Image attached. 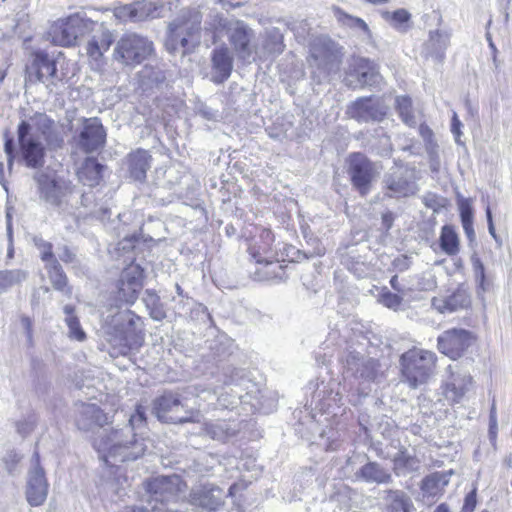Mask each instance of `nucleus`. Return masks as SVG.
I'll return each mask as SVG.
<instances>
[{
	"instance_id": "32",
	"label": "nucleus",
	"mask_w": 512,
	"mask_h": 512,
	"mask_svg": "<svg viewBox=\"0 0 512 512\" xmlns=\"http://www.w3.org/2000/svg\"><path fill=\"white\" fill-rule=\"evenodd\" d=\"M395 109L405 125L415 127L416 117L411 97L407 95L398 96L395 100Z\"/></svg>"
},
{
	"instance_id": "33",
	"label": "nucleus",
	"mask_w": 512,
	"mask_h": 512,
	"mask_svg": "<svg viewBox=\"0 0 512 512\" xmlns=\"http://www.w3.org/2000/svg\"><path fill=\"white\" fill-rule=\"evenodd\" d=\"M29 272L21 269L0 270V294L25 281Z\"/></svg>"
},
{
	"instance_id": "22",
	"label": "nucleus",
	"mask_w": 512,
	"mask_h": 512,
	"mask_svg": "<svg viewBox=\"0 0 512 512\" xmlns=\"http://www.w3.org/2000/svg\"><path fill=\"white\" fill-rule=\"evenodd\" d=\"M343 56L342 47L330 38H317L310 45V57L326 65L339 64Z\"/></svg>"
},
{
	"instance_id": "42",
	"label": "nucleus",
	"mask_w": 512,
	"mask_h": 512,
	"mask_svg": "<svg viewBox=\"0 0 512 512\" xmlns=\"http://www.w3.org/2000/svg\"><path fill=\"white\" fill-rule=\"evenodd\" d=\"M337 19L339 22L349 27H358L363 31H368V25L363 19L349 15L340 9L337 10Z\"/></svg>"
},
{
	"instance_id": "18",
	"label": "nucleus",
	"mask_w": 512,
	"mask_h": 512,
	"mask_svg": "<svg viewBox=\"0 0 512 512\" xmlns=\"http://www.w3.org/2000/svg\"><path fill=\"white\" fill-rule=\"evenodd\" d=\"M346 115L358 122L382 121L387 111L379 99L374 96H365L351 102L347 106Z\"/></svg>"
},
{
	"instance_id": "52",
	"label": "nucleus",
	"mask_w": 512,
	"mask_h": 512,
	"mask_svg": "<svg viewBox=\"0 0 512 512\" xmlns=\"http://www.w3.org/2000/svg\"><path fill=\"white\" fill-rule=\"evenodd\" d=\"M31 422L29 420H23V421H17L16 422V430H17V433L22 436V437H26L30 434L31 432Z\"/></svg>"
},
{
	"instance_id": "10",
	"label": "nucleus",
	"mask_w": 512,
	"mask_h": 512,
	"mask_svg": "<svg viewBox=\"0 0 512 512\" xmlns=\"http://www.w3.org/2000/svg\"><path fill=\"white\" fill-rule=\"evenodd\" d=\"M74 74L73 64L64 57L54 59L44 52H34V76L37 80L56 85L68 81Z\"/></svg>"
},
{
	"instance_id": "25",
	"label": "nucleus",
	"mask_w": 512,
	"mask_h": 512,
	"mask_svg": "<svg viewBox=\"0 0 512 512\" xmlns=\"http://www.w3.org/2000/svg\"><path fill=\"white\" fill-rule=\"evenodd\" d=\"M347 74L354 77L360 87L372 84L378 76L376 65L369 59L361 57L352 59Z\"/></svg>"
},
{
	"instance_id": "63",
	"label": "nucleus",
	"mask_w": 512,
	"mask_h": 512,
	"mask_svg": "<svg viewBox=\"0 0 512 512\" xmlns=\"http://www.w3.org/2000/svg\"><path fill=\"white\" fill-rule=\"evenodd\" d=\"M390 285L391 287L397 291V292H402V287L399 283V280H398V276L397 275H394L391 279H390Z\"/></svg>"
},
{
	"instance_id": "59",
	"label": "nucleus",
	"mask_w": 512,
	"mask_h": 512,
	"mask_svg": "<svg viewBox=\"0 0 512 512\" xmlns=\"http://www.w3.org/2000/svg\"><path fill=\"white\" fill-rule=\"evenodd\" d=\"M460 127H461V122L460 120L458 119V116L456 113L453 114V117H452V124H451V130L452 132L455 134V135H459L460 134Z\"/></svg>"
},
{
	"instance_id": "38",
	"label": "nucleus",
	"mask_w": 512,
	"mask_h": 512,
	"mask_svg": "<svg viewBox=\"0 0 512 512\" xmlns=\"http://www.w3.org/2000/svg\"><path fill=\"white\" fill-rule=\"evenodd\" d=\"M419 460L410 455L406 450H399L393 459V464L397 470H414L417 468Z\"/></svg>"
},
{
	"instance_id": "19",
	"label": "nucleus",
	"mask_w": 512,
	"mask_h": 512,
	"mask_svg": "<svg viewBox=\"0 0 512 512\" xmlns=\"http://www.w3.org/2000/svg\"><path fill=\"white\" fill-rule=\"evenodd\" d=\"M106 130L97 117L83 121L82 130L78 135V144L83 152L89 154L102 149L106 144Z\"/></svg>"
},
{
	"instance_id": "16",
	"label": "nucleus",
	"mask_w": 512,
	"mask_h": 512,
	"mask_svg": "<svg viewBox=\"0 0 512 512\" xmlns=\"http://www.w3.org/2000/svg\"><path fill=\"white\" fill-rule=\"evenodd\" d=\"M471 294L468 287L461 283L445 294H438L431 300V305L438 313H453L471 307Z\"/></svg>"
},
{
	"instance_id": "39",
	"label": "nucleus",
	"mask_w": 512,
	"mask_h": 512,
	"mask_svg": "<svg viewBox=\"0 0 512 512\" xmlns=\"http://www.w3.org/2000/svg\"><path fill=\"white\" fill-rule=\"evenodd\" d=\"M423 203L425 207L431 209L434 213L446 210L450 205V201L446 197L436 193H427L423 197Z\"/></svg>"
},
{
	"instance_id": "49",
	"label": "nucleus",
	"mask_w": 512,
	"mask_h": 512,
	"mask_svg": "<svg viewBox=\"0 0 512 512\" xmlns=\"http://www.w3.org/2000/svg\"><path fill=\"white\" fill-rule=\"evenodd\" d=\"M7 219V237H8V249H7V258L12 259L14 257V247H13V234H12V224H11V213L9 209L6 212Z\"/></svg>"
},
{
	"instance_id": "36",
	"label": "nucleus",
	"mask_w": 512,
	"mask_h": 512,
	"mask_svg": "<svg viewBox=\"0 0 512 512\" xmlns=\"http://www.w3.org/2000/svg\"><path fill=\"white\" fill-rule=\"evenodd\" d=\"M48 492V483L46 481L44 471L41 468L34 469V506L41 505Z\"/></svg>"
},
{
	"instance_id": "12",
	"label": "nucleus",
	"mask_w": 512,
	"mask_h": 512,
	"mask_svg": "<svg viewBox=\"0 0 512 512\" xmlns=\"http://www.w3.org/2000/svg\"><path fill=\"white\" fill-rule=\"evenodd\" d=\"M145 492L160 503H178L187 489V484L178 475L155 476L144 480Z\"/></svg>"
},
{
	"instance_id": "15",
	"label": "nucleus",
	"mask_w": 512,
	"mask_h": 512,
	"mask_svg": "<svg viewBox=\"0 0 512 512\" xmlns=\"http://www.w3.org/2000/svg\"><path fill=\"white\" fill-rule=\"evenodd\" d=\"M85 45L89 66L96 71H102L107 63L105 53L115 42L113 32L105 27L96 30Z\"/></svg>"
},
{
	"instance_id": "44",
	"label": "nucleus",
	"mask_w": 512,
	"mask_h": 512,
	"mask_svg": "<svg viewBox=\"0 0 512 512\" xmlns=\"http://www.w3.org/2000/svg\"><path fill=\"white\" fill-rule=\"evenodd\" d=\"M35 245L39 250L41 260L46 263V266H48V264L50 266L54 261H57L53 253V245L50 242L40 240L36 242Z\"/></svg>"
},
{
	"instance_id": "9",
	"label": "nucleus",
	"mask_w": 512,
	"mask_h": 512,
	"mask_svg": "<svg viewBox=\"0 0 512 512\" xmlns=\"http://www.w3.org/2000/svg\"><path fill=\"white\" fill-rule=\"evenodd\" d=\"M145 269L132 260L120 271L115 281V299L132 306L138 300L146 281Z\"/></svg>"
},
{
	"instance_id": "29",
	"label": "nucleus",
	"mask_w": 512,
	"mask_h": 512,
	"mask_svg": "<svg viewBox=\"0 0 512 512\" xmlns=\"http://www.w3.org/2000/svg\"><path fill=\"white\" fill-rule=\"evenodd\" d=\"M18 144L21 160L27 167H32V132L30 124L26 121L18 127Z\"/></svg>"
},
{
	"instance_id": "45",
	"label": "nucleus",
	"mask_w": 512,
	"mask_h": 512,
	"mask_svg": "<svg viewBox=\"0 0 512 512\" xmlns=\"http://www.w3.org/2000/svg\"><path fill=\"white\" fill-rule=\"evenodd\" d=\"M90 418L98 426H105L112 422V417L96 405L90 406Z\"/></svg>"
},
{
	"instance_id": "17",
	"label": "nucleus",
	"mask_w": 512,
	"mask_h": 512,
	"mask_svg": "<svg viewBox=\"0 0 512 512\" xmlns=\"http://www.w3.org/2000/svg\"><path fill=\"white\" fill-rule=\"evenodd\" d=\"M164 5L156 0H140L115 9V16L122 21L140 22L161 16Z\"/></svg>"
},
{
	"instance_id": "40",
	"label": "nucleus",
	"mask_w": 512,
	"mask_h": 512,
	"mask_svg": "<svg viewBox=\"0 0 512 512\" xmlns=\"http://www.w3.org/2000/svg\"><path fill=\"white\" fill-rule=\"evenodd\" d=\"M264 48L270 54L279 55L283 53L285 50L283 35L278 31L270 33L265 40Z\"/></svg>"
},
{
	"instance_id": "62",
	"label": "nucleus",
	"mask_w": 512,
	"mask_h": 512,
	"mask_svg": "<svg viewBox=\"0 0 512 512\" xmlns=\"http://www.w3.org/2000/svg\"><path fill=\"white\" fill-rule=\"evenodd\" d=\"M21 325H22L23 329L26 330L27 337L30 339V337H31V332H30L31 322H30V318L27 317V316L22 317L21 318Z\"/></svg>"
},
{
	"instance_id": "8",
	"label": "nucleus",
	"mask_w": 512,
	"mask_h": 512,
	"mask_svg": "<svg viewBox=\"0 0 512 512\" xmlns=\"http://www.w3.org/2000/svg\"><path fill=\"white\" fill-rule=\"evenodd\" d=\"M153 413L163 423L183 424L198 421L199 412L187 409L181 396L173 391H165L153 401Z\"/></svg>"
},
{
	"instance_id": "55",
	"label": "nucleus",
	"mask_w": 512,
	"mask_h": 512,
	"mask_svg": "<svg viewBox=\"0 0 512 512\" xmlns=\"http://www.w3.org/2000/svg\"><path fill=\"white\" fill-rule=\"evenodd\" d=\"M130 512H180V511H178V510H170V509L162 510V509L157 508V507H152L151 509H148V508H145V507L133 506V507L130 508Z\"/></svg>"
},
{
	"instance_id": "6",
	"label": "nucleus",
	"mask_w": 512,
	"mask_h": 512,
	"mask_svg": "<svg viewBox=\"0 0 512 512\" xmlns=\"http://www.w3.org/2000/svg\"><path fill=\"white\" fill-rule=\"evenodd\" d=\"M154 55L155 48L151 40L137 33L128 32L117 40L112 57L124 66L135 67Z\"/></svg>"
},
{
	"instance_id": "20",
	"label": "nucleus",
	"mask_w": 512,
	"mask_h": 512,
	"mask_svg": "<svg viewBox=\"0 0 512 512\" xmlns=\"http://www.w3.org/2000/svg\"><path fill=\"white\" fill-rule=\"evenodd\" d=\"M275 234L270 228H262L257 238L249 246V254L258 264H273L284 261L273 249Z\"/></svg>"
},
{
	"instance_id": "56",
	"label": "nucleus",
	"mask_w": 512,
	"mask_h": 512,
	"mask_svg": "<svg viewBox=\"0 0 512 512\" xmlns=\"http://www.w3.org/2000/svg\"><path fill=\"white\" fill-rule=\"evenodd\" d=\"M4 150L8 157V164L11 166L14 159L12 139L6 138Z\"/></svg>"
},
{
	"instance_id": "47",
	"label": "nucleus",
	"mask_w": 512,
	"mask_h": 512,
	"mask_svg": "<svg viewBox=\"0 0 512 512\" xmlns=\"http://www.w3.org/2000/svg\"><path fill=\"white\" fill-rule=\"evenodd\" d=\"M143 302L147 309L157 306L158 304L162 303L160 296L153 289H147L145 291V294L143 297Z\"/></svg>"
},
{
	"instance_id": "2",
	"label": "nucleus",
	"mask_w": 512,
	"mask_h": 512,
	"mask_svg": "<svg viewBox=\"0 0 512 512\" xmlns=\"http://www.w3.org/2000/svg\"><path fill=\"white\" fill-rule=\"evenodd\" d=\"M107 335V341L112 350L111 355L127 356L144 346L145 320L131 309L120 311L110 317Z\"/></svg>"
},
{
	"instance_id": "26",
	"label": "nucleus",
	"mask_w": 512,
	"mask_h": 512,
	"mask_svg": "<svg viewBox=\"0 0 512 512\" xmlns=\"http://www.w3.org/2000/svg\"><path fill=\"white\" fill-rule=\"evenodd\" d=\"M472 386L473 377L470 374H465L461 377H453L449 382L443 385V394L450 403L457 404L462 401Z\"/></svg>"
},
{
	"instance_id": "34",
	"label": "nucleus",
	"mask_w": 512,
	"mask_h": 512,
	"mask_svg": "<svg viewBox=\"0 0 512 512\" xmlns=\"http://www.w3.org/2000/svg\"><path fill=\"white\" fill-rule=\"evenodd\" d=\"M64 312L67 315L65 321L69 328V337L79 342L84 341L87 336L81 327L79 318L75 315V308L72 305H66Z\"/></svg>"
},
{
	"instance_id": "13",
	"label": "nucleus",
	"mask_w": 512,
	"mask_h": 512,
	"mask_svg": "<svg viewBox=\"0 0 512 512\" xmlns=\"http://www.w3.org/2000/svg\"><path fill=\"white\" fill-rule=\"evenodd\" d=\"M34 168L41 164L45 149H57L63 144L58 125L45 115L34 116Z\"/></svg>"
},
{
	"instance_id": "61",
	"label": "nucleus",
	"mask_w": 512,
	"mask_h": 512,
	"mask_svg": "<svg viewBox=\"0 0 512 512\" xmlns=\"http://www.w3.org/2000/svg\"><path fill=\"white\" fill-rule=\"evenodd\" d=\"M486 216H487V221H488L489 232L493 237H495V228H494V224H493L492 213H491V210L489 207H487V209H486Z\"/></svg>"
},
{
	"instance_id": "30",
	"label": "nucleus",
	"mask_w": 512,
	"mask_h": 512,
	"mask_svg": "<svg viewBox=\"0 0 512 512\" xmlns=\"http://www.w3.org/2000/svg\"><path fill=\"white\" fill-rule=\"evenodd\" d=\"M439 244L441 250L449 255L455 256L460 251V238L458 233L456 232L454 226L452 225H444L441 228L440 236H439Z\"/></svg>"
},
{
	"instance_id": "28",
	"label": "nucleus",
	"mask_w": 512,
	"mask_h": 512,
	"mask_svg": "<svg viewBox=\"0 0 512 512\" xmlns=\"http://www.w3.org/2000/svg\"><path fill=\"white\" fill-rule=\"evenodd\" d=\"M457 205L459 209L460 219L463 230L467 238L471 241L475 238L474 231V212L472 207V199L464 198L461 195L457 196Z\"/></svg>"
},
{
	"instance_id": "7",
	"label": "nucleus",
	"mask_w": 512,
	"mask_h": 512,
	"mask_svg": "<svg viewBox=\"0 0 512 512\" xmlns=\"http://www.w3.org/2000/svg\"><path fill=\"white\" fill-rule=\"evenodd\" d=\"M225 29L228 41L239 60L245 61L256 52L255 33L244 21L237 20L230 27L226 23L218 21L206 28V32L212 36V43L219 40L218 31Z\"/></svg>"
},
{
	"instance_id": "1",
	"label": "nucleus",
	"mask_w": 512,
	"mask_h": 512,
	"mask_svg": "<svg viewBox=\"0 0 512 512\" xmlns=\"http://www.w3.org/2000/svg\"><path fill=\"white\" fill-rule=\"evenodd\" d=\"M128 422L130 435L125 434L122 429H112L94 441V448L110 467L136 460L146 451L144 439L138 438L135 432L137 429L147 427L146 408L142 404H137Z\"/></svg>"
},
{
	"instance_id": "60",
	"label": "nucleus",
	"mask_w": 512,
	"mask_h": 512,
	"mask_svg": "<svg viewBox=\"0 0 512 512\" xmlns=\"http://www.w3.org/2000/svg\"><path fill=\"white\" fill-rule=\"evenodd\" d=\"M74 258H75V255L73 254V252L68 247H65L63 254L61 256L62 261L65 263H68V262H72L74 260Z\"/></svg>"
},
{
	"instance_id": "4",
	"label": "nucleus",
	"mask_w": 512,
	"mask_h": 512,
	"mask_svg": "<svg viewBox=\"0 0 512 512\" xmlns=\"http://www.w3.org/2000/svg\"><path fill=\"white\" fill-rule=\"evenodd\" d=\"M438 357L435 352L416 346L411 347L399 357V369L402 381L411 389L427 384L435 375Z\"/></svg>"
},
{
	"instance_id": "48",
	"label": "nucleus",
	"mask_w": 512,
	"mask_h": 512,
	"mask_svg": "<svg viewBox=\"0 0 512 512\" xmlns=\"http://www.w3.org/2000/svg\"><path fill=\"white\" fill-rule=\"evenodd\" d=\"M477 504V493L476 489H473L467 495L464 499V504L462 507V512H473L476 508Z\"/></svg>"
},
{
	"instance_id": "51",
	"label": "nucleus",
	"mask_w": 512,
	"mask_h": 512,
	"mask_svg": "<svg viewBox=\"0 0 512 512\" xmlns=\"http://www.w3.org/2000/svg\"><path fill=\"white\" fill-rule=\"evenodd\" d=\"M148 311L150 317L156 321H162L166 317V311L164 309L163 303H160L157 306L149 308Z\"/></svg>"
},
{
	"instance_id": "43",
	"label": "nucleus",
	"mask_w": 512,
	"mask_h": 512,
	"mask_svg": "<svg viewBox=\"0 0 512 512\" xmlns=\"http://www.w3.org/2000/svg\"><path fill=\"white\" fill-rule=\"evenodd\" d=\"M379 301L387 308L397 309L402 303V297L384 287L379 294Z\"/></svg>"
},
{
	"instance_id": "3",
	"label": "nucleus",
	"mask_w": 512,
	"mask_h": 512,
	"mask_svg": "<svg viewBox=\"0 0 512 512\" xmlns=\"http://www.w3.org/2000/svg\"><path fill=\"white\" fill-rule=\"evenodd\" d=\"M202 14L197 9L184 10L173 20L167 31L165 48L174 54L178 49L186 55L199 45L202 30Z\"/></svg>"
},
{
	"instance_id": "46",
	"label": "nucleus",
	"mask_w": 512,
	"mask_h": 512,
	"mask_svg": "<svg viewBox=\"0 0 512 512\" xmlns=\"http://www.w3.org/2000/svg\"><path fill=\"white\" fill-rule=\"evenodd\" d=\"M386 195L390 198L402 194L406 189V182L402 180H396L389 178L385 184Z\"/></svg>"
},
{
	"instance_id": "58",
	"label": "nucleus",
	"mask_w": 512,
	"mask_h": 512,
	"mask_svg": "<svg viewBox=\"0 0 512 512\" xmlns=\"http://www.w3.org/2000/svg\"><path fill=\"white\" fill-rule=\"evenodd\" d=\"M246 488V484L244 482H236V483H233L230 487H229V495L230 496H235L239 491L243 490Z\"/></svg>"
},
{
	"instance_id": "11",
	"label": "nucleus",
	"mask_w": 512,
	"mask_h": 512,
	"mask_svg": "<svg viewBox=\"0 0 512 512\" xmlns=\"http://www.w3.org/2000/svg\"><path fill=\"white\" fill-rule=\"evenodd\" d=\"M347 173L353 188L360 196H367L378 172L375 163L362 152H352L347 156Z\"/></svg>"
},
{
	"instance_id": "50",
	"label": "nucleus",
	"mask_w": 512,
	"mask_h": 512,
	"mask_svg": "<svg viewBox=\"0 0 512 512\" xmlns=\"http://www.w3.org/2000/svg\"><path fill=\"white\" fill-rule=\"evenodd\" d=\"M418 132L420 136L423 138L426 145L434 144V132L426 123H421L419 125Z\"/></svg>"
},
{
	"instance_id": "21",
	"label": "nucleus",
	"mask_w": 512,
	"mask_h": 512,
	"mask_svg": "<svg viewBox=\"0 0 512 512\" xmlns=\"http://www.w3.org/2000/svg\"><path fill=\"white\" fill-rule=\"evenodd\" d=\"M40 194L55 204H59L61 198L70 194L73 190L71 181L53 175H42L38 178Z\"/></svg>"
},
{
	"instance_id": "35",
	"label": "nucleus",
	"mask_w": 512,
	"mask_h": 512,
	"mask_svg": "<svg viewBox=\"0 0 512 512\" xmlns=\"http://www.w3.org/2000/svg\"><path fill=\"white\" fill-rule=\"evenodd\" d=\"M447 485V480L443 474L438 472L427 475L421 483V489L423 492L435 496L442 492L444 487Z\"/></svg>"
},
{
	"instance_id": "64",
	"label": "nucleus",
	"mask_w": 512,
	"mask_h": 512,
	"mask_svg": "<svg viewBox=\"0 0 512 512\" xmlns=\"http://www.w3.org/2000/svg\"><path fill=\"white\" fill-rule=\"evenodd\" d=\"M434 512H450L449 506L446 503H441L436 507Z\"/></svg>"
},
{
	"instance_id": "53",
	"label": "nucleus",
	"mask_w": 512,
	"mask_h": 512,
	"mask_svg": "<svg viewBox=\"0 0 512 512\" xmlns=\"http://www.w3.org/2000/svg\"><path fill=\"white\" fill-rule=\"evenodd\" d=\"M475 270H476L477 279L479 281V286L483 290H485V288H486V275H485L484 265L480 261H477V263L475 265Z\"/></svg>"
},
{
	"instance_id": "27",
	"label": "nucleus",
	"mask_w": 512,
	"mask_h": 512,
	"mask_svg": "<svg viewBox=\"0 0 512 512\" xmlns=\"http://www.w3.org/2000/svg\"><path fill=\"white\" fill-rule=\"evenodd\" d=\"M105 166L95 157H86L77 171L80 182L89 187H96L103 181Z\"/></svg>"
},
{
	"instance_id": "24",
	"label": "nucleus",
	"mask_w": 512,
	"mask_h": 512,
	"mask_svg": "<svg viewBox=\"0 0 512 512\" xmlns=\"http://www.w3.org/2000/svg\"><path fill=\"white\" fill-rule=\"evenodd\" d=\"M126 160L130 176L135 181L144 182L152 162V156L149 151L137 148L127 154Z\"/></svg>"
},
{
	"instance_id": "23",
	"label": "nucleus",
	"mask_w": 512,
	"mask_h": 512,
	"mask_svg": "<svg viewBox=\"0 0 512 512\" xmlns=\"http://www.w3.org/2000/svg\"><path fill=\"white\" fill-rule=\"evenodd\" d=\"M211 66L213 70L212 81L215 84L224 83L233 70V57L226 46L215 48L211 53Z\"/></svg>"
},
{
	"instance_id": "31",
	"label": "nucleus",
	"mask_w": 512,
	"mask_h": 512,
	"mask_svg": "<svg viewBox=\"0 0 512 512\" xmlns=\"http://www.w3.org/2000/svg\"><path fill=\"white\" fill-rule=\"evenodd\" d=\"M357 475L367 482L388 483L391 480V475L376 462L363 465Z\"/></svg>"
},
{
	"instance_id": "37",
	"label": "nucleus",
	"mask_w": 512,
	"mask_h": 512,
	"mask_svg": "<svg viewBox=\"0 0 512 512\" xmlns=\"http://www.w3.org/2000/svg\"><path fill=\"white\" fill-rule=\"evenodd\" d=\"M46 267L53 288L64 291L67 288L68 280L58 261H54L52 265Z\"/></svg>"
},
{
	"instance_id": "41",
	"label": "nucleus",
	"mask_w": 512,
	"mask_h": 512,
	"mask_svg": "<svg viewBox=\"0 0 512 512\" xmlns=\"http://www.w3.org/2000/svg\"><path fill=\"white\" fill-rule=\"evenodd\" d=\"M22 456L11 450L8 451L4 457L2 458V462L4 464V468L9 475H16L20 472V464H21Z\"/></svg>"
},
{
	"instance_id": "14",
	"label": "nucleus",
	"mask_w": 512,
	"mask_h": 512,
	"mask_svg": "<svg viewBox=\"0 0 512 512\" xmlns=\"http://www.w3.org/2000/svg\"><path fill=\"white\" fill-rule=\"evenodd\" d=\"M476 336L466 329L451 328L437 337L438 351L451 360H458L475 343Z\"/></svg>"
},
{
	"instance_id": "54",
	"label": "nucleus",
	"mask_w": 512,
	"mask_h": 512,
	"mask_svg": "<svg viewBox=\"0 0 512 512\" xmlns=\"http://www.w3.org/2000/svg\"><path fill=\"white\" fill-rule=\"evenodd\" d=\"M392 18L397 23L403 24L409 21L410 15L406 10L399 9L393 12Z\"/></svg>"
},
{
	"instance_id": "5",
	"label": "nucleus",
	"mask_w": 512,
	"mask_h": 512,
	"mask_svg": "<svg viewBox=\"0 0 512 512\" xmlns=\"http://www.w3.org/2000/svg\"><path fill=\"white\" fill-rule=\"evenodd\" d=\"M96 27L97 22L75 13L54 21L47 34L55 45L74 47L80 38L95 32Z\"/></svg>"
},
{
	"instance_id": "57",
	"label": "nucleus",
	"mask_w": 512,
	"mask_h": 512,
	"mask_svg": "<svg viewBox=\"0 0 512 512\" xmlns=\"http://www.w3.org/2000/svg\"><path fill=\"white\" fill-rule=\"evenodd\" d=\"M394 222V214L390 211L382 214V223L386 229H390Z\"/></svg>"
}]
</instances>
